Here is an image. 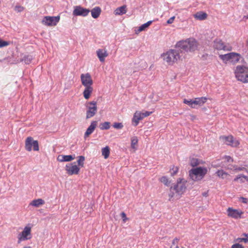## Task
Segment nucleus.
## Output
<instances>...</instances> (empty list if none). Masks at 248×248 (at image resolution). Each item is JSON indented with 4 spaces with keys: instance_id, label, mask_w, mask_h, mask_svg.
<instances>
[{
    "instance_id": "obj_1",
    "label": "nucleus",
    "mask_w": 248,
    "mask_h": 248,
    "mask_svg": "<svg viewBox=\"0 0 248 248\" xmlns=\"http://www.w3.org/2000/svg\"><path fill=\"white\" fill-rule=\"evenodd\" d=\"M163 60L169 65H173L179 61H182L185 57H183V52L182 50L171 49L162 55Z\"/></svg>"
},
{
    "instance_id": "obj_2",
    "label": "nucleus",
    "mask_w": 248,
    "mask_h": 248,
    "mask_svg": "<svg viewBox=\"0 0 248 248\" xmlns=\"http://www.w3.org/2000/svg\"><path fill=\"white\" fill-rule=\"evenodd\" d=\"M198 42L194 38L190 37L185 40L178 41L176 46L186 52L193 53L195 52L199 46Z\"/></svg>"
},
{
    "instance_id": "obj_3",
    "label": "nucleus",
    "mask_w": 248,
    "mask_h": 248,
    "mask_svg": "<svg viewBox=\"0 0 248 248\" xmlns=\"http://www.w3.org/2000/svg\"><path fill=\"white\" fill-rule=\"evenodd\" d=\"M80 79L82 85L85 87L83 95L84 98L87 100L90 98L93 92V80L89 73L82 74L80 75Z\"/></svg>"
},
{
    "instance_id": "obj_4",
    "label": "nucleus",
    "mask_w": 248,
    "mask_h": 248,
    "mask_svg": "<svg viewBox=\"0 0 248 248\" xmlns=\"http://www.w3.org/2000/svg\"><path fill=\"white\" fill-rule=\"evenodd\" d=\"M234 74L238 81L243 83H248V67L243 65L236 66L234 70Z\"/></svg>"
},
{
    "instance_id": "obj_5",
    "label": "nucleus",
    "mask_w": 248,
    "mask_h": 248,
    "mask_svg": "<svg viewBox=\"0 0 248 248\" xmlns=\"http://www.w3.org/2000/svg\"><path fill=\"white\" fill-rule=\"evenodd\" d=\"M207 171V168L199 167L190 170L189 175L190 178L194 181H199L204 178Z\"/></svg>"
},
{
    "instance_id": "obj_6",
    "label": "nucleus",
    "mask_w": 248,
    "mask_h": 248,
    "mask_svg": "<svg viewBox=\"0 0 248 248\" xmlns=\"http://www.w3.org/2000/svg\"><path fill=\"white\" fill-rule=\"evenodd\" d=\"M219 57L225 64L231 63L232 64H235L239 62L241 56L238 53L230 52L225 54L219 55Z\"/></svg>"
},
{
    "instance_id": "obj_7",
    "label": "nucleus",
    "mask_w": 248,
    "mask_h": 248,
    "mask_svg": "<svg viewBox=\"0 0 248 248\" xmlns=\"http://www.w3.org/2000/svg\"><path fill=\"white\" fill-rule=\"evenodd\" d=\"M85 106L86 108V118L90 119L93 117L97 113V106L96 102L94 101L87 102Z\"/></svg>"
},
{
    "instance_id": "obj_8",
    "label": "nucleus",
    "mask_w": 248,
    "mask_h": 248,
    "mask_svg": "<svg viewBox=\"0 0 248 248\" xmlns=\"http://www.w3.org/2000/svg\"><path fill=\"white\" fill-rule=\"evenodd\" d=\"M186 180L183 178H179L177 179L176 184L170 187V190L173 189L175 191L176 193L181 196L186 191Z\"/></svg>"
},
{
    "instance_id": "obj_9",
    "label": "nucleus",
    "mask_w": 248,
    "mask_h": 248,
    "mask_svg": "<svg viewBox=\"0 0 248 248\" xmlns=\"http://www.w3.org/2000/svg\"><path fill=\"white\" fill-rule=\"evenodd\" d=\"M32 147L35 151L39 150L38 141L34 140L31 137H28L25 140V148L27 151L31 152L32 150Z\"/></svg>"
},
{
    "instance_id": "obj_10",
    "label": "nucleus",
    "mask_w": 248,
    "mask_h": 248,
    "mask_svg": "<svg viewBox=\"0 0 248 248\" xmlns=\"http://www.w3.org/2000/svg\"><path fill=\"white\" fill-rule=\"evenodd\" d=\"M219 139L224 143L232 147H237L240 144L239 141L235 139L232 135L228 136H222L219 137Z\"/></svg>"
},
{
    "instance_id": "obj_11",
    "label": "nucleus",
    "mask_w": 248,
    "mask_h": 248,
    "mask_svg": "<svg viewBox=\"0 0 248 248\" xmlns=\"http://www.w3.org/2000/svg\"><path fill=\"white\" fill-rule=\"evenodd\" d=\"M31 227L29 225L25 226L23 231L18 235V242L20 243L22 241H26L31 238Z\"/></svg>"
},
{
    "instance_id": "obj_12",
    "label": "nucleus",
    "mask_w": 248,
    "mask_h": 248,
    "mask_svg": "<svg viewBox=\"0 0 248 248\" xmlns=\"http://www.w3.org/2000/svg\"><path fill=\"white\" fill-rule=\"evenodd\" d=\"M152 113V112H149L148 111H145L143 113H141L139 111H136L132 119L133 124L136 126L138 125L140 120H141L145 117L150 116Z\"/></svg>"
},
{
    "instance_id": "obj_13",
    "label": "nucleus",
    "mask_w": 248,
    "mask_h": 248,
    "mask_svg": "<svg viewBox=\"0 0 248 248\" xmlns=\"http://www.w3.org/2000/svg\"><path fill=\"white\" fill-rule=\"evenodd\" d=\"M227 216L234 219H238L242 217L244 212L240 209H233L232 207H229L227 210Z\"/></svg>"
},
{
    "instance_id": "obj_14",
    "label": "nucleus",
    "mask_w": 248,
    "mask_h": 248,
    "mask_svg": "<svg viewBox=\"0 0 248 248\" xmlns=\"http://www.w3.org/2000/svg\"><path fill=\"white\" fill-rule=\"evenodd\" d=\"M214 47L217 50H223L231 51L232 47L230 45H226L224 42L219 39H216L214 41Z\"/></svg>"
},
{
    "instance_id": "obj_15",
    "label": "nucleus",
    "mask_w": 248,
    "mask_h": 248,
    "mask_svg": "<svg viewBox=\"0 0 248 248\" xmlns=\"http://www.w3.org/2000/svg\"><path fill=\"white\" fill-rule=\"evenodd\" d=\"M60 16H45L43 20L42 23L47 26H55L60 20Z\"/></svg>"
},
{
    "instance_id": "obj_16",
    "label": "nucleus",
    "mask_w": 248,
    "mask_h": 248,
    "mask_svg": "<svg viewBox=\"0 0 248 248\" xmlns=\"http://www.w3.org/2000/svg\"><path fill=\"white\" fill-rule=\"evenodd\" d=\"M65 170L68 174L72 175L73 174H78L80 168L76 164L70 163L66 165Z\"/></svg>"
},
{
    "instance_id": "obj_17",
    "label": "nucleus",
    "mask_w": 248,
    "mask_h": 248,
    "mask_svg": "<svg viewBox=\"0 0 248 248\" xmlns=\"http://www.w3.org/2000/svg\"><path fill=\"white\" fill-rule=\"evenodd\" d=\"M90 12V11L88 9L77 6L75 7L73 14L75 16H86L89 14Z\"/></svg>"
},
{
    "instance_id": "obj_18",
    "label": "nucleus",
    "mask_w": 248,
    "mask_h": 248,
    "mask_svg": "<svg viewBox=\"0 0 248 248\" xmlns=\"http://www.w3.org/2000/svg\"><path fill=\"white\" fill-rule=\"evenodd\" d=\"M96 54L99 61L102 62H104L105 58L108 56L107 50L106 49H98L96 51Z\"/></svg>"
},
{
    "instance_id": "obj_19",
    "label": "nucleus",
    "mask_w": 248,
    "mask_h": 248,
    "mask_svg": "<svg viewBox=\"0 0 248 248\" xmlns=\"http://www.w3.org/2000/svg\"><path fill=\"white\" fill-rule=\"evenodd\" d=\"M97 125V122L96 121H92L90 125V126L87 128L86 132L84 134V138H86L89 136L94 130Z\"/></svg>"
},
{
    "instance_id": "obj_20",
    "label": "nucleus",
    "mask_w": 248,
    "mask_h": 248,
    "mask_svg": "<svg viewBox=\"0 0 248 248\" xmlns=\"http://www.w3.org/2000/svg\"><path fill=\"white\" fill-rule=\"evenodd\" d=\"M207 99L206 97H197L194 99L193 103L194 104L195 107L196 105L201 106L206 102Z\"/></svg>"
},
{
    "instance_id": "obj_21",
    "label": "nucleus",
    "mask_w": 248,
    "mask_h": 248,
    "mask_svg": "<svg viewBox=\"0 0 248 248\" xmlns=\"http://www.w3.org/2000/svg\"><path fill=\"white\" fill-rule=\"evenodd\" d=\"M45 203V202L44 200L42 199H38L32 201L30 203V205H31L35 207H39L41 205H44Z\"/></svg>"
},
{
    "instance_id": "obj_22",
    "label": "nucleus",
    "mask_w": 248,
    "mask_h": 248,
    "mask_svg": "<svg viewBox=\"0 0 248 248\" xmlns=\"http://www.w3.org/2000/svg\"><path fill=\"white\" fill-rule=\"evenodd\" d=\"M233 181L240 183H244L245 181L248 182V176L244 174H238L235 177Z\"/></svg>"
},
{
    "instance_id": "obj_23",
    "label": "nucleus",
    "mask_w": 248,
    "mask_h": 248,
    "mask_svg": "<svg viewBox=\"0 0 248 248\" xmlns=\"http://www.w3.org/2000/svg\"><path fill=\"white\" fill-rule=\"evenodd\" d=\"M91 12L92 17L94 18H97L100 16L101 10L99 7H95L91 10Z\"/></svg>"
},
{
    "instance_id": "obj_24",
    "label": "nucleus",
    "mask_w": 248,
    "mask_h": 248,
    "mask_svg": "<svg viewBox=\"0 0 248 248\" xmlns=\"http://www.w3.org/2000/svg\"><path fill=\"white\" fill-rule=\"evenodd\" d=\"M126 6L123 5L122 6L119 7L116 9L114 11V14L115 15H122L126 13Z\"/></svg>"
},
{
    "instance_id": "obj_25",
    "label": "nucleus",
    "mask_w": 248,
    "mask_h": 248,
    "mask_svg": "<svg viewBox=\"0 0 248 248\" xmlns=\"http://www.w3.org/2000/svg\"><path fill=\"white\" fill-rule=\"evenodd\" d=\"M194 17L197 19L203 20L206 18L207 14L202 12H197L194 15Z\"/></svg>"
},
{
    "instance_id": "obj_26",
    "label": "nucleus",
    "mask_w": 248,
    "mask_h": 248,
    "mask_svg": "<svg viewBox=\"0 0 248 248\" xmlns=\"http://www.w3.org/2000/svg\"><path fill=\"white\" fill-rule=\"evenodd\" d=\"M217 175L221 179H226L230 176V174L223 170H219L216 172Z\"/></svg>"
},
{
    "instance_id": "obj_27",
    "label": "nucleus",
    "mask_w": 248,
    "mask_h": 248,
    "mask_svg": "<svg viewBox=\"0 0 248 248\" xmlns=\"http://www.w3.org/2000/svg\"><path fill=\"white\" fill-rule=\"evenodd\" d=\"M203 162L199 160V159L195 157H190V164L192 167L196 166L200 164H202Z\"/></svg>"
},
{
    "instance_id": "obj_28",
    "label": "nucleus",
    "mask_w": 248,
    "mask_h": 248,
    "mask_svg": "<svg viewBox=\"0 0 248 248\" xmlns=\"http://www.w3.org/2000/svg\"><path fill=\"white\" fill-rule=\"evenodd\" d=\"M102 155L105 159H107L110 155V149L108 146L104 147L101 150Z\"/></svg>"
},
{
    "instance_id": "obj_29",
    "label": "nucleus",
    "mask_w": 248,
    "mask_h": 248,
    "mask_svg": "<svg viewBox=\"0 0 248 248\" xmlns=\"http://www.w3.org/2000/svg\"><path fill=\"white\" fill-rule=\"evenodd\" d=\"M138 142V139L136 136H133L131 138V147L135 150H136V146Z\"/></svg>"
},
{
    "instance_id": "obj_30",
    "label": "nucleus",
    "mask_w": 248,
    "mask_h": 248,
    "mask_svg": "<svg viewBox=\"0 0 248 248\" xmlns=\"http://www.w3.org/2000/svg\"><path fill=\"white\" fill-rule=\"evenodd\" d=\"M242 236L243 237L237 238L236 241L239 243L244 242L246 243L248 242V234L244 233L242 235Z\"/></svg>"
},
{
    "instance_id": "obj_31",
    "label": "nucleus",
    "mask_w": 248,
    "mask_h": 248,
    "mask_svg": "<svg viewBox=\"0 0 248 248\" xmlns=\"http://www.w3.org/2000/svg\"><path fill=\"white\" fill-rule=\"evenodd\" d=\"M152 23V21H149L147 22L142 24L141 26H140L138 30V31L139 32L142 31H144L146 28H147Z\"/></svg>"
},
{
    "instance_id": "obj_32",
    "label": "nucleus",
    "mask_w": 248,
    "mask_h": 248,
    "mask_svg": "<svg viewBox=\"0 0 248 248\" xmlns=\"http://www.w3.org/2000/svg\"><path fill=\"white\" fill-rule=\"evenodd\" d=\"M179 170V167L177 166H172L170 170V171L171 176L176 175Z\"/></svg>"
},
{
    "instance_id": "obj_33",
    "label": "nucleus",
    "mask_w": 248,
    "mask_h": 248,
    "mask_svg": "<svg viewBox=\"0 0 248 248\" xmlns=\"http://www.w3.org/2000/svg\"><path fill=\"white\" fill-rule=\"evenodd\" d=\"M85 159V157L81 155V156H78V159L77 161L78 165L79 166H80L81 167H83Z\"/></svg>"
},
{
    "instance_id": "obj_34",
    "label": "nucleus",
    "mask_w": 248,
    "mask_h": 248,
    "mask_svg": "<svg viewBox=\"0 0 248 248\" xmlns=\"http://www.w3.org/2000/svg\"><path fill=\"white\" fill-rule=\"evenodd\" d=\"M110 128V123L105 122L100 124V129L102 130H107Z\"/></svg>"
},
{
    "instance_id": "obj_35",
    "label": "nucleus",
    "mask_w": 248,
    "mask_h": 248,
    "mask_svg": "<svg viewBox=\"0 0 248 248\" xmlns=\"http://www.w3.org/2000/svg\"><path fill=\"white\" fill-rule=\"evenodd\" d=\"M160 181L166 186H169L170 184V181L166 176L161 177L160 179Z\"/></svg>"
},
{
    "instance_id": "obj_36",
    "label": "nucleus",
    "mask_w": 248,
    "mask_h": 248,
    "mask_svg": "<svg viewBox=\"0 0 248 248\" xmlns=\"http://www.w3.org/2000/svg\"><path fill=\"white\" fill-rule=\"evenodd\" d=\"M183 102L184 103L189 106L191 108H195L194 104L193 103V102H194V100H188L186 99H184Z\"/></svg>"
},
{
    "instance_id": "obj_37",
    "label": "nucleus",
    "mask_w": 248,
    "mask_h": 248,
    "mask_svg": "<svg viewBox=\"0 0 248 248\" xmlns=\"http://www.w3.org/2000/svg\"><path fill=\"white\" fill-rule=\"evenodd\" d=\"M64 161H70L74 159L75 157L72 155H63V157Z\"/></svg>"
},
{
    "instance_id": "obj_38",
    "label": "nucleus",
    "mask_w": 248,
    "mask_h": 248,
    "mask_svg": "<svg viewBox=\"0 0 248 248\" xmlns=\"http://www.w3.org/2000/svg\"><path fill=\"white\" fill-rule=\"evenodd\" d=\"M113 126L116 129H120L124 127V125L121 123H114L113 124Z\"/></svg>"
},
{
    "instance_id": "obj_39",
    "label": "nucleus",
    "mask_w": 248,
    "mask_h": 248,
    "mask_svg": "<svg viewBox=\"0 0 248 248\" xmlns=\"http://www.w3.org/2000/svg\"><path fill=\"white\" fill-rule=\"evenodd\" d=\"M9 45V42L3 41L1 39H0V48L8 46Z\"/></svg>"
},
{
    "instance_id": "obj_40",
    "label": "nucleus",
    "mask_w": 248,
    "mask_h": 248,
    "mask_svg": "<svg viewBox=\"0 0 248 248\" xmlns=\"http://www.w3.org/2000/svg\"><path fill=\"white\" fill-rule=\"evenodd\" d=\"M180 241V238L178 237H175L174 238L172 241V245L173 246H177Z\"/></svg>"
},
{
    "instance_id": "obj_41",
    "label": "nucleus",
    "mask_w": 248,
    "mask_h": 248,
    "mask_svg": "<svg viewBox=\"0 0 248 248\" xmlns=\"http://www.w3.org/2000/svg\"><path fill=\"white\" fill-rule=\"evenodd\" d=\"M231 248H245L244 246H243L242 245L236 243L232 245L231 247Z\"/></svg>"
},
{
    "instance_id": "obj_42",
    "label": "nucleus",
    "mask_w": 248,
    "mask_h": 248,
    "mask_svg": "<svg viewBox=\"0 0 248 248\" xmlns=\"http://www.w3.org/2000/svg\"><path fill=\"white\" fill-rule=\"evenodd\" d=\"M239 201H241L243 203H247L248 202V200L246 198H244L243 197H241L239 198Z\"/></svg>"
},
{
    "instance_id": "obj_43",
    "label": "nucleus",
    "mask_w": 248,
    "mask_h": 248,
    "mask_svg": "<svg viewBox=\"0 0 248 248\" xmlns=\"http://www.w3.org/2000/svg\"><path fill=\"white\" fill-rule=\"evenodd\" d=\"M121 217L123 218V221L125 222L128 218L126 217V214L124 212H122L121 214Z\"/></svg>"
},
{
    "instance_id": "obj_44",
    "label": "nucleus",
    "mask_w": 248,
    "mask_h": 248,
    "mask_svg": "<svg viewBox=\"0 0 248 248\" xmlns=\"http://www.w3.org/2000/svg\"><path fill=\"white\" fill-rule=\"evenodd\" d=\"M175 16H173L170 18L167 21V23L169 24H171L173 22L174 20V19H175Z\"/></svg>"
},
{
    "instance_id": "obj_45",
    "label": "nucleus",
    "mask_w": 248,
    "mask_h": 248,
    "mask_svg": "<svg viewBox=\"0 0 248 248\" xmlns=\"http://www.w3.org/2000/svg\"><path fill=\"white\" fill-rule=\"evenodd\" d=\"M16 10L18 11V12H22L24 10L23 7L19 6H16L15 7Z\"/></svg>"
},
{
    "instance_id": "obj_46",
    "label": "nucleus",
    "mask_w": 248,
    "mask_h": 248,
    "mask_svg": "<svg viewBox=\"0 0 248 248\" xmlns=\"http://www.w3.org/2000/svg\"><path fill=\"white\" fill-rule=\"evenodd\" d=\"M63 155H59L58 158H57L58 160L60 161V162H64V160L63 159V158L62 157Z\"/></svg>"
},
{
    "instance_id": "obj_47",
    "label": "nucleus",
    "mask_w": 248,
    "mask_h": 248,
    "mask_svg": "<svg viewBox=\"0 0 248 248\" xmlns=\"http://www.w3.org/2000/svg\"><path fill=\"white\" fill-rule=\"evenodd\" d=\"M225 158L228 162H232L233 161L232 158L230 156H226Z\"/></svg>"
},
{
    "instance_id": "obj_48",
    "label": "nucleus",
    "mask_w": 248,
    "mask_h": 248,
    "mask_svg": "<svg viewBox=\"0 0 248 248\" xmlns=\"http://www.w3.org/2000/svg\"><path fill=\"white\" fill-rule=\"evenodd\" d=\"M235 170H239V171H241V170H246V169L244 167H242V168L239 167V168H237L235 169Z\"/></svg>"
},
{
    "instance_id": "obj_49",
    "label": "nucleus",
    "mask_w": 248,
    "mask_h": 248,
    "mask_svg": "<svg viewBox=\"0 0 248 248\" xmlns=\"http://www.w3.org/2000/svg\"><path fill=\"white\" fill-rule=\"evenodd\" d=\"M173 197V193L169 194L170 200Z\"/></svg>"
},
{
    "instance_id": "obj_50",
    "label": "nucleus",
    "mask_w": 248,
    "mask_h": 248,
    "mask_svg": "<svg viewBox=\"0 0 248 248\" xmlns=\"http://www.w3.org/2000/svg\"><path fill=\"white\" fill-rule=\"evenodd\" d=\"M23 248H31V247H29V246H26V247H23Z\"/></svg>"
},
{
    "instance_id": "obj_51",
    "label": "nucleus",
    "mask_w": 248,
    "mask_h": 248,
    "mask_svg": "<svg viewBox=\"0 0 248 248\" xmlns=\"http://www.w3.org/2000/svg\"><path fill=\"white\" fill-rule=\"evenodd\" d=\"M244 18H246V19H248V15L244 16Z\"/></svg>"
},
{
    "instance_id": "obj_52",
    "label": "nucleus",
    "mask_w": 248,
    "mask_h": 248,
    "mask_svg": "<svg viewBox=\"0 0 248 248\" xmlns=\"http://www.w3.org/2000/svg\"><path fill=\"white\" fill-rule=\"evenodd\" d=\"M246 43H247V46L248 47V40L247 41Z\"/></svg>"
},
{
    "instance_id": "obj_53",
    "label": "nucleus",
    "mask_w": 248,
    "mask_h": 248,
    "mask_svg": "<svg viewBox=\"0 0 248 248\" xmlns=\"http://www.w3.org/2000/svg\"><path fill=\"white\" fill-rule=\"evenodd\" d=\"M175 248H179V247L178 245H177V246H176Z\"/></svg>"
},
{
    "instance_id": "obj_54",
    "label": "nucleus",
    "mask_w": 248,
    "mask_h": 248,
    "mask_svg": "<svg viewBox=\"0 0 248 248\" xmlns=\"http://www.w3.org/2000/svg\"><path fill=\"white\" fill-rule=\"evenodd\" d=\"M192 119H194L195 118V117L194 116H192Z\"/></svg>"
}]
</instances>
